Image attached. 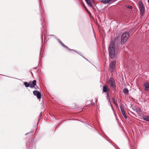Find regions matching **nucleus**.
<instances>
[{"label": "nucleus", "instance_id": "7ed1b4c3", "mask_svg": "<svg viewBox=\"0 0 149 149\" xmlns=\"http://www.w3.org/2000/svg\"><path fill=\"white\" fill-rule=\"evenodd\" d=\"M109 84H110L111 86L113 88L115 87V82L114 81V79L112 78H111L109 79Z\"/></svg>", "mask_w": 149, "mask_h": 149}, {"label": "nucleus", "instance_id": "9d476101", "mask_svg": "<svg viewBox=\"0 0 149 149\" xmlns=\"http://www.w3.org/2000/svg\"><path fill=\"white\" fill-rule=\"evenodd\" d=\"M139 4L140 8L144 7L143 5L142 2L141 1H139Z\"/></svg>", "mask_w": 149, "mask_h": 149}, {"label": "nucleus", "instance_id": "423d86ee", "mask_svg": "<svg viewBox=\"0 0 149 149\" xmlns=\"http://www.w3.org/2000/svg\"><path fill=\"white\" fill-rule=\"evenodd\" d=\"M116 64V62L115 61H112L111 62L110 66V68L111 70H113V68Z\"/></svg>", "mask_w": 149, "mask_h": 149}, {"label": "nucleus", "instance_id": "6ab92c4d", "mask_svg": "<svg viewBox=\"0 0 149 149\" xmlns=\"http://www.w3.org/2000/svg\"><path fill=\"white\" fill-rule=\"evenodd\" d=\"M128 8H132V7L131 6H129L128 7Z\"/></svg>", "mask_w": 149, "mask_h": 149}, {"label": "nucleus", "instance_id": "20e7f679", "mask_svg": "<svg viewBox=\"0 0 149 149\" xmlns=\"http://www.w3.org/2000/svg\"><path fill=\"white\" fill-rule=\"evenodd\" d=\"M33 93L36 96L38 99L41 98V94L40 93L37 91H33Z\"/></svg>", "mask_w": 149, "mask_h": 149}, {"label": "nucleus", "instance_id": "0eeeda50", "mask_svg": "<svg viewBox=\"0 0 149 149\" xmlns=\"http://www.w3.org/2000/svg\"><path fill=\"white\" fill-rule=\"evenodd\" d=\"M103 91L104 92H107V94H108L109 92V89L108 88L107 86H105L103 87Z\"/></svg>", "mask_w": 149, "mask_h": 149}, {"label": "nucleus", "instance_id": "6e6552de", "mask_svg": "<svg viewBox=\"0 0 149 149\" xmlns=\"http://www.w3.org/2000/svg\"><path fill=\"white\" fill-rule=\"evenodd\" d=\"M145 90L146 91L149 90V84L148 82H146L144 84Z\"/></svg>", "mask_w": 149, "mask_h": 149}, {"label": "nucleus", "instance_id": "2eb2a0df", "mask_svg": "<svg viewBox=\"0 0 149 149\" xmlns=\"http://www.w3.org/2000/svg\"><path fill=\"white\" fill-rule=\"evenodd\" d=\"M24 85H25V86L26 87H28L29 86V83L28 84L27 82H24Z\"/></svg>", "mask_w": 149, "mask_h": 149}, {"label": "nucleus", "instance_id": "f3484780", "mask_svg": "<svg viewBox=\"0 0 149 149\" xmlns=\"http://www.w3.org/2000/svg\"><path fill=\"white\" fill-rule=\"evenodd\" d=\"M123 116H124V118H127V116H126V114H125V113L123 114Z\"/></svg>", "mask_w": 149, "mask_h": 149}, {"label": "nucleus", "instance_id": "dca6fc26", "mask_svg": "<svg viewBox=\"0 0 149 149\" xmlns=\"http://www.w3.org/2000/svg\"><path fill=\"white\" fill-rule=\"evenodd\" d=\"M112 100H113V101L114 104H116V103L115 100L113 98H112Z\"/></svg>", "mask_w": 149, "mask_h": 149}, {"label": "nucleus", "instance_id": "39448f33", "mask_svg": "<svg viewBox=\"0 0 149 149\" xmlns=\"http://www.w3.org/2000/svg\"><path fill=\"white\" fill-rule=\"evenodd\" d=\"M36 80H34L32 82H30L29 83V86L31 88L34 87L36 85Z\"/></svg>", "mask_w": 149, "mask_h": 149}, {"label": "nucleus", "instance_id": "1a4fd4ad", "mask_svg": "<svg viewBox=\"0 0 149 149\" xmlns=\"http://www.w3.org/2000/svg\"><path fill=\"white\" fill-rule=\"evenodd\" d=\"M85 1L86 2L88 5L89 6H91V7L92 6V3L89 0H85Z\"/></svg>", "mask_w": 149, "mask_h": 149}, {"label": "nucleus", "instance_id": "9b49d317", "mask_svg": "<svg viewBox=\"0 0 149 149\" xmlns=\"http://www.w3.org/2000/svg\"><path fill=\"white\" fill-rule=\"evenodd\" d=\"M141 12L142 15H143L144 12V7L140 8Z\"/></svg>", "mask_w": 149, "mask_h": 149}, {"label": "nucleus", "instance_id": "aec40b11", "mask_svg": "<svg viewBox=\"0 0 149 149\" xmlns=\"http://www.w3.org/2000/svg\"><path fill=\"white\" fill-rule=\"evenodd\" d=\"M139 111H141V109H139Z\"/></svg>", "mask_w": 149, "mask_h": 149}, {"label": "nucleus", "instance_id": "a211bd4d", "mask_svg": "<svg viewBox=\"0 0 149 149\" xmlns=\"http://www.w3.org/2000/svg\"><path fill=\"white\" fill-rule=\"evenodd\" d=\"M84 8L85 9V10H86L89 13H90L89 12L88 10H87V8L85 7H84Z\"/></svg>", "mask_w": 149, "mask_h": 149}, {"label": "nucleus", "instance_id": "4468645a", "mask_svg": "<svg viewBox=\"0 0 149 149\" xmlns=\"http://www.w3.org/2000/svg\"><path fill=\"white\" fill-rule=\"evenodd\" d=\"M149 117V116H144L143 117V118L144 120L148 121Z\"/></svg>", "mask_w": 149, "mask_h": 149}, {"label": "nucleus", "instance_id": "f257e3e1", "mask_svg": "<svg viewBox=\"0 0 149 149\" xmlns=\"http://www.w3.org/2000/svg\"><path fill=\"white\" fill-rule=\"evenodd\" d=\"M109 53L111 58H113L115 55V47L114 43L111 42L109 45Z\"/></svg>", "mask_w": 149, "mask_h": 149}, {"label": "nucleus", "instance_id": "f03ea898", "mask_svg": "<svg viewBox=\"0 0 149 149\" xmlns=\"http://www.w3.org/2000/svg\"><path fill=\"white\" fill-rule=\"evenodd\" d=\"M130 33L128 32H125L123 33L121 36V43L124 44L127 41L130 37Z\"/></svg>", "mask_w": 149, "mask_h": 149}, {"label": "nucleus", "instance_id": "412c9836", "mask_svg": "<svg viewBox=\"0 0 149 149\" xmlns=\"http://www.w3.org/2000/svg\"><path fill=\"white\" fill-rule=\"evenodd\" d=\"M148 2L149 3V0H148Z\"/></svg>", "mask_w": 149, "mask_h": 149}, {"label": "nucleus", "instance_id": "f8f14e48", "mask_svg": "<svg viewBox=\"0 0 149 149\" xmlns=\"http://www.w3.org/2000/svg\"><path fill=\"white\" fill-rule=\"evenodd\" d=\"M123 91L125 94H127L128 93V90L127 88H125L123 89Z\"/></svg>", "mask_w": 149, "mask_h": 149}, {"label": "nucleus", "instance_id": "ddd939ff", "mask_svg": "<svg viewBox=\"0 0 149 149\" xmlns=\"http://www.w3.org/2000/svg\"><path fill=\"white\" fill-rule=\"evenodd\" d=\"M120 110L121 111V112L123 114L125 113L124 110L122 106H120Z\"/></svg>", "mask_w": 149, "mask_h": 149}]
</instances>
